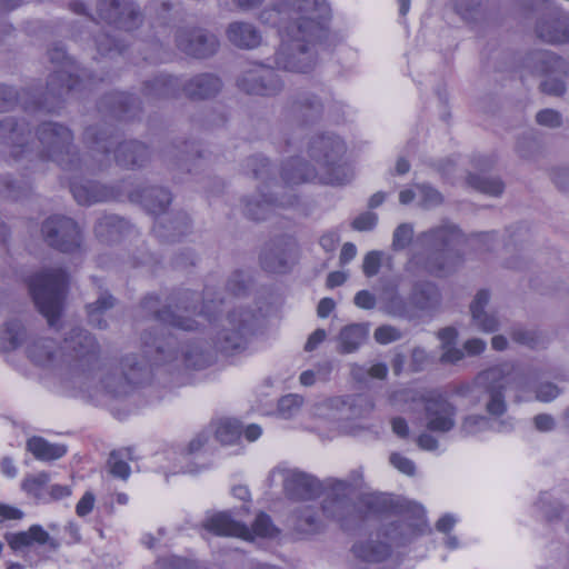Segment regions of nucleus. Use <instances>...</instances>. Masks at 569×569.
I'll list each match as a JSON object with an SVG mask.
<instances>
[{"mask_svg": "<svg viewBox=\"0 0 569 569\" xmlns=\"http://www.w3.org/2000/svg\"><path fill=\"white\" fill-rule=\"evenodd\" d=\"M382 261V252L372 250L369 251L362 262V271L366 277L371 278L376 274H378Z\"/></svg>", "mask_w": 569, "mask_h": 569, "instance_id": "obj_56", "label": "nucleus"}, {"mask_svg": "<svg viewBox=\"0 0 569 569\" xmlns=\"http://www.w3.org/2000/svg\"><path fill=\"white\" fill-rule=\"evenodd\" d=\"M209 297V288H206L201 309L197 311L196 303L199 301V295L194 291L183 290L177 297H170L169 303L162 308H160L158 296H146L140 303L141 309L159 321L160 326L142 333V357L137 353L126 355L121 358L119 366L106 370L100 378L101 389L114 399L127 397L137 386L148 380L152 366L178 359L180 353L177 348L178 338L167 332V329L161 326L168 325L183 331L198 330L200 323L191 318V315L197 313L211 321L218 311V306L222 302L221 299L214 300ZM181 356L184 365L192 369L206 368L211 361L210 353L199 340L187 343L181 350Z\"/></svg>", "mask_w": 569, "mask_h": 569, "instance_id": "obj_1", "label": "nucleus"}, {"mask_svg": "<svg viewBox=\"0 0 569 569\" xmlns=\"http://www.w3.org/2000/svg\"><path fill=\"white\" fill-rule=\"evenodd\" d=\"M416 187L420 196V204L425 209L438 207L443 202L442 194L430 184L421 183L417 184Z\"/></svg>", "mask_w": 569, "mask_h": 569, "instance_id": "obj_51", "label": "nucleus"}, {"mask_svg": "<svg viewBox=\"0 0 569 569\" xmlns=\"http://www.w3.org/2000/svg\"><path fill=\"white\" fill-rule=\"evenodd\" d=\"M290 521L292 528L302 535H315L322 528V523L317 511L310 506H305L295 510L291 515Z\"/></svg>", "mask_w": 569, "mask_h": 569, "instance_id": "obj_42", "label": "nucleus"}, {"mask_svg": "<svg viewBox=\"0 0 569 569\" xmlns=\"http://www.w3.org/2000/svg\"><path fill=\"white\" fill-rule=\"evenodd\" d=\"M551 179L559 190L569 191V168H555L551 172Z\"/></svg>", "mask_w": 569, "mask_h": 569, "instance_id": "obj_64", "label": "nucleus"}, {"mask_svg": "<svg viewBox=\"0 0 569 569\" xmlns=\"http://www.w3.org/2000/svg\"><path fill=\"white\" fill-rule=\"evenodd\" d=\"M490 293L481 289L477 292L475 299L470 303V312L473 325L485 331L493 332L499 328V320L493 313H488L485 308L489 303Z\"/></svg>", "mask_w": 569, "mask_h": 569, "instance_id": "obj_37", "label": "nucleus"}, {"mask_svg": "<svg viewBox=\"0 0 569 569\" xmlns=\"http://www.w3.org/2000/svg\"><path fill=\"white\" fill-rule=\"evenodd\" d=\"M413 226L411 223H400L393 231L391 248L393 251H402L409 247L413 239Z\"/></svg>", "mask_w": 569, "mask_h": 569, "instance_id": "obj_50", "label": "nucleus"}, {"mask_svg": "<svg viewBox=\"0 0 569 569\" xmlns=\"http://www.w3.org/2000/svg\"><path fill=\"white\" fill-rule=\"evenodd\" d=\"M176 44L186 54L204 59L213 56L219 48L216 34L198 27H182L176 31Z\"/></svg>", "mask_w": 569, "mask_h": 569, "instance_id": "obj_19", "label": "nucleus"}, {"mask_svg": "<svg viewBox=\"0 0 569 569\" xmlns=\"http://www.w3.org/2000/svg\"><path fill=\"white\" fill-rule=\"evenodd\" d=\"M84 142L91 151V160L86 162L87 171L102 170L110 164V152L114 150L116 162L126 169L143 167L150 160L149 148L137 140L118 143L113 128L90 126L84 131Z\"/></svg>", "mask_w": 569, "mask_h": 569, "instance_id": "obj_5", "label": "nucleus"}, {"mask_svg": "<svg viewBox=\"0 0 569 569\" xmlns=\"http://www.w3.org/2000/svg\"><path fill=\"white\" fill-rule=\"evenodd\" d=\"M457 407L441 393L432 392L423 398L426 428L431 432L447 433L456 426Z\"/></svg>", "mask_w": 569, "mask_h": 569, "instance_id": "obj_18", "label": "nucleus"}, {"mask_svg": "<svg viewBox=\"0 0 569 569\" xmlns=\"http://www.w3.org/2000/svg\"><path fill=\"white\" fill-rule=\"evenodd\" d=\"M63 350L74 383L89 390L100 369V347L94 336L83 328H72L64 338Z\"/></svg>", "mask_w": 569, "mask_h": 569, "instance_id": "obj_7", "label": "nucleus"}, {"mask_svg": "<svg viewBox=\"0 0 569 569\" xmlns=\"http://www.w3.org/2000/svg\"><path fill=\"white\" fill-rule=\"evenodd\" d=\"M273 472L282 476L283 490L290 499L311 500L323 491L317 478L298 469L277 468Z\"/></svg>", "mask_w": 569, "mask_h": 569, "instance_id": "obj_21", "label": "nucleus"}, {"mask_svg": "<svg viewBox=\"0 0 569 569\" xmlns=\"http://www.w3.org/2000/svg\"><path fill=\"white\" fill-rule=\"evenodd\" d=\"M28 358L43 368L54 367L59 362V348L53 339L34 338L27 346Z\"/></svg>", "mask_w": 569, "mask_h": 569, "instance_id": "obj_33", "label": "nucleus"}, {"mask_svg": "<svg viewBox=\"0 0 569 569\" xmlns=\"http://www.w3.org/2000/svg\"><path fill=\"white\" fill-rule=\"evenodd\" d=\"M237 87L247 94L274 97L283 90L284 83L273 68L258 66L241 72Z\"/></svg>", "mask_w": 569, "mask_h": 569, "instance_id": "obj_17", "label": "nucleus"}, {"mask_svg": "<svg viewBox=\"0 0 569 569\" xmlns=\"http://www.w3.org/2000/svg\"><path fill=\"white\" fill-rule=\"evenodd\" d=\"M327 98L313 90H299L290 94L281 111L282 120L293 126H312L325 116Z\"/></svg>", "mask_w": 569, "mask_h": 569, "instance_id": "obj_12", "label": "nucleus"}, {"mask_svg": "<svg viewBox=\"0 0 569 569\" xmlns=\"http://www.w3.org/2000/svg\"><path fill=\"white\" fill-rule=\"evenodd\" d=\"M297 249L293 238L282 236L268 242L261 254V267L268 272L284 273Z\"/></svg>", "mask_w": 569, "mask_h": 569, "instance_id": "obj_23", "label": "nucleus"}, {"mask_svg": "<svg viewBox=\"0 0 569 569\" xmlns=\"http://www.w3.org/2000/svg\"><path fill=\"white\" fill-rule=\"evenodd\" d=\"M537 37L550 44L569 42V17L560 11H552L536 24Z\"/></svg>", "mask_w": 569, "mask_h": 569, "instance_id": "obj_27", "label": "nucleus"}, {"mask_svg": "<svg viewBox=\"0 0 569 569\" xmlns=\"http://www.w3.org/2000/svg\"><path fill=\"white\" fill-rule=\"evenodd\" d=\"M69 187L74 200L82 206L121 199V192L113 187L100 184L92 180L69 177Z\"/></svg>", "mask_w": 569, "mask_h": 569, "instance_id": "obj_25", "label": "nucleus"}, {"mask_svg": "<svg viewBox=\"0 0 569 569\" xmlns=\"http://www.w3.org/2000/svg\"><path fill=\"white\" fill-rule=\"evenodd\" d=\"M49 475L40 472L34 476L26 477L21 483L22 489L30 496L42 499L47 492Z\"/></svg>", "mask_w": 569, "mask_h": 569, "instance_id": "obj_49", "label": "nucleus"}, {"mask_svg": "<svg viewBox=\"0 0 569 569\" xmlns=\"http://www.w3.org/2000/svg\"><path fill=\"white\" fill-rule=\"evenodd\" d=\"M536 120L539 124L549 128H557L561 126V114L553 109H545L537 113Z\"/></svg>", "mask_w": 569, "mask_h": 569, "instance_id": "obj_61", "label": "nucleus"}, {"mask_svg": "<svg viewBox=\"0 0 569 569\" xmlns=\"http://www.w3.org/2000/svg\"><path fill=\"white\" fill-rule=\"evenodd\" d=\"M512 429L509 420H497L485 416L470 415L463 418L460 426L462 437L476 436L486 430L507 432Z\"/></svg>", "mask_w": 569, "mask_h": 569, "instance_id": "obj_38", "label": "nucleus"}, {"mask_svg": "<svg viewBox=\"0 0 569 569\" xmlns=\"http://www.w3.org/2000/svg\"><path fill=\"white\" fill-rule=\"evenodd\" d=\"M128 197L130 201L141 203L149 213L157 217L166 212L172 200L169 190L156 186L142 190H131L128 192Z\"/></svg>", "mask_w": 569, "mask_h": 569, "instance_id": "obj_30", "label": "nucleus"}, {"mask_svg": "<svg viewBox=\"0 0 569 569\" xmlns=\"http://www.w3.org/2000/svg\"><path fill=\"white\" fill-rule=\"evenodd\" d=\"M511 382L518 388H523L525 377L509 363L489 368L476 378L475 389H479L478 401L483 402L490 416L499 417L506 412L505 389Z\"/></svg>", "mask_w": 569, "mask_h": 569, "instance_id": "obj_9", "label": "nucleus"}, {"mask_svg": "<svg viewBox=\"0 0 569 569\" xmlns=\"http://www.w3.org/2000/svg\"><path fill=\"white\" fill-rule=\"evenodd\" d=\"M409 301L413 309L431 311L439 307L441 302V295L433 282L417 281L412 286Z\"/></svg>", "mask_w": 569, "mask_h": 569, "instance_id": "obj_34", "label": "nucleus"}, {"mask_svg": "<svg viewBox=\"0 0 569 569\" xmlns=\"http://www.w3.org/2000/svg\"><path fill=\"white\" fill-rule=\"evenodd\" d=\"M4 540L14 553H21L26 561H28L26 551L34 545L48 546L52 551L60 548V542L40 525H32L22 531L6 532Z\"/></svg>", "mask_w": 569, "mask_h": 569, "instance_id": "obj_24", "label": "nucleus"}, {"mask_svg": "<svg viewBox=\"0 0 569 569\" xmlns=\"http://www.w3.org/2000/svg\"><path fill=\"white\" fill-rule=\"evenodd\" d=\"M98 13L107 23L126 31L139 28L143 21L140 7L130 0L100 1Z\"/></svg>", "mask_w": 569, "mask_h": 569, "instance_id": "obj_20", "label": "nucleus"}, {"mask_svg": "<svg viewBox=\"0 0 569 569\" xmlns=\"http://www.w3.org/2000/svg\"><path fill=\"white\" fill-rule=\"evenodd\" d=\"M279 22L280 46L274 53L278 69L309 73L317 63L320 49L330 30L331 10L326 0H288L260 14L263 22Z\"/></svg>", "mask_w": 569, "mask_h": 569, "instance_id": "obj_3", "label": "nucleus"}, {"mask_svg": "<svg viewBox=\"0 0 569 569\" xmlns=\"http://www.w3.org/2000/svg\"><path fill=\"white\" fill-rule=\"evenodd\" d=\"M369 329L365 323H351L343 327L338 336V350L341 353H351L368 338Z\"/></svg>", "mask_w": 569, "mask_h": 569, "instance_id": "obj_40", "label": "nucleus"}, {"mask_svg": "<svg viewBox=\"0 0 569 569\" xmlns=\"http://www.w3.org/2000/svg\"><path fill=\"white\" fill-rule=\"evenodd\" d=\"M468 183L473 189L489 196L497 197L500 196L503 191V183L499 178L469 174Z\"/></svg>", "mask_w": 569, "mask_h": 569, "instance_id": "obj_48", "label": "nucleus"}, {"mask_svg": "<svg viewBox=\"0 0 569 569\" xmlns=\"http://www.w3.org/2000/svg\"><path fill=\"white\" fill-rule=\"evenodd\" d=\"M29 123L24 119L6 117L0 120V142L12 148L14 158L34 156L41 160L56 162L66 171H83L86 162L81 160L73 146V133L64 124L44 121L36 130V142L28 143Z\"/></svg>", "mask_w": 569, "mask_h": 569, "instance_id": "obj_4", "label": "nucleus"}, {"mask_svg": "<svg viewBox=\"0 0 569 569\" xmlns=\"http://www.w3.org/2000/svg\"><path fill=\"white\" fill-rule=\"evenodd\" d=\"M346 152L345 142L333 133L319 134L308 143V154L317 167L300 158L289 159L281 171L283 184L270 177L271 164L261 154L248 157L243 163L244 173L262 181L258 187L259 199H247L243 213L252 220H264L277 207H291L297 196L291 187L303 182L318 181L325 184H343L349 181L347 168L341 164Z\"/></svg>", "mask_w": 569, "mask_h": 569, "instance_id": "obj_2", "label": "nucleus"}, {"mask_svg": "<svg viewBox=\"0 0 569 569\" xmlns=\"http://www.w3.org/2000/svg\"><path fill=\"white\" fill-rule=\"evenodd\" d=\"M97 50L102 56L121 54L124 46L107 33L99 34L96 38Z\"/></svg>", "mask_w": 569, "mask_h": 569, "instance_id": "obj_52", "label": "nucleus"}, {"mask_svg": "<svg viewBox=\"0 0 569 569\" xmlns=\"http://www.w3.org/2000/svg\"><path fill=\"white\" fill-rule=\"evenodd\" d=\"M352 476L353 481L338 479L329 481L321 503L322 512L327 518L342 522L355 512L351 495L358 486L361 473L353 471Z\"/></svg>", "mask_w": 569, "mask_h": 569, "instance_id": "obj_14", "label": "nucleus"}, {"mask_svg": "<svg viewBox=\"0 0 569 569\" xmlns=\"http://www.w3.org/2000/svg\"><path fill=\"white\" fill-rule=\"evenodd\" d=\"M41 230L46 242L61 252H74L81 247V231L71 218L52 216L42 223Z\"/></svg>", "mask_w": 569, "mask_h": 569, "instance_id": "obj_15", "label": "nucleus"}, {"mask_svg": "<svg viewBox=\"0 0 569 569\" xmlns=\"http://www.w3.org/2000/svg\"><path fill=\"white\" fill-rule=\"evenodd\" d=\"M191 224L188 214L183 211L162 213L156 218L152 231L164 242H173L190 231Z\"/></svg>", "mask_w": 569, "mask_h": 569, "instance_id": "obj_28", "label": "nucleus"}, {"mask_svg": "<svg viewBox=\"0 0 569 569\" xmlns=\"http://www.w3.org/2000/svg\"><path fill=\"white\" fill-rule=\"evenodd\" d=\"M28 190L29 188L19 186L8 177L0 180V192L10 199L19 200L28 193Z\"/></svg>", "mask_w": 569, "mask_h": 569, "instance_id": "obj_55", "label": "nucleus"}, {"mask_svg": "<svg viewBox=\"0 0 569 569\" xmlns=\"http://www.w3.org/2000/svg\"><path fill=\"white\" fill-rule=\"evenodd\" d=\"M182 144L183 148H181L180 146H172L170 149L164 151L163 157L166 159H169L170 161L177 159V164L190 172L192 169L190 168L188 162L203 158V151L193 141H184Z\"/></svg>", "mask_w": 569, "mask_h": 569, "instance_id": "obj_45", "label": "nucleus"}, {"mask_svg": "<svg viewBox=\"0 0 569 569\" xmlns=\"http://www.w3.org/2000/svg\"><path fill=\"white\" fill-rule=\"evenodd\" d=\"M259 328L257 312L249 308H234L213 338L214 347L227 356L244 351Z\"/></svg>", "mask_w": 569, "mask_h": 569, "instance_id": "obj_10", "label": "nucleus"}, {"mask_svg": "<svg viewBox=\"0 0 569 569\" xmlns=\"http://www.w3.org/2000/svg\"><path fill=\"white\" fill-rule=\"evenodd\" d=\"M181 91L179 78L170 74H158L144 81L142 93L147 101L157 102L160 100L177 98Z\"/></svg>", "mask_w": 569, "mask_h": 569, "instance_id": "obj_31", "label": "nucleus"}, {"mask_svg": "<svg viewBox=\"0 0 569 569\" xmlns=\"http://www.w3.org/2000/svg\"><path fill=\"white\" fill-rule=\"evenodd\" d=\"M128 460H133L132 449L122 448L110 452L107 465L109 472L122 480H127L130 476V467Z\"/></svg>", "mask_w": 569, "mask_h": 569, "instance_id": "obj_46", "label": "nucleus"}, {"mask_svg": "<svg viewBox=\"0 0 569 569\" xmlns=\"http://www.w3.org/2000/svg\"><path fill=\"white\" fill-rule=\"evenodd\" d=\"M560 393L559 388L551 383H541L536 390V399L542 402H549L556 399Z\"/></svg>", "mask_w": 569, "mask_h": 569, "instance_id": "obj_63", "label": "nucleus"}, {"mask_svg": "<svg viewBox=\"0 0 569 569\" xmlns=\"http://www.w3.org/2000/svg\"><path fill=\"white\" fill-rule=\"evenodd\" d=\"M28 286L40 313L48 320L50 327L56 326L68 288L66 271L62 269L41 271L29 279Z\"/></svg>", "mask_w": 569, "mask_h": 569, "instance_id": "obj_8", "label": "nucleus"}, {"mask_svg": "<svg viewBox=\"0 0 569 569\" xmlns=\"http://www.w3.org/2000/svg\"><path fill=\"white\" fill-rule=\"evenodd\" d=\"M27 450L30 451L36 459L41 461L57 460L67 453V447L64 445L51 443L44 438L37 436L28 439Z\"/></svg>", "mask_w": 569, "mask_h": 569, "instance_id": "obj_41", "label": "nucleus"}, {"mask_svg": "<svg viewBox=\"0 0 569 569\" xmlns=\"http://www.w3.org/2000/svg\"><path fill=\"white\" fill-rule=\"evenodd\" d=\"M390 463L401 473L407 476H413L416 473L415 462L398 452H392L389 457Z\"/></svg>", "mask_w": 569, "mask_h": 569, "instance_id": "obj_58", "label": "nucleus"}, {"mask_svg": "<svg viewBox=\"0 0 569 569\" xmlns=\"http://www.w3.org/2000/svg\"><path fill=\"white\" fill-rule=\"evenodd\" d=\"M242 436V426L236 419H224L219 421L214 437L222 445H233Z\"/></svg>", "mask_w": 569, "mask_h": 569, "instance_id": "obj_47", "label": "nucleus"}, {"mask_svg": "<svg viewBox=\"0 0 569 569\" xmlns=\"http://www.w3.org/2000/svg\"><path fill=\"white\" fill-rule=\"evenodd\" d=\"M226 34L228 40L239 49H254L262 41L261 32L252 23L243 21L231 22Z\"/></svg>", "mask_w": 569, "mask_h": 569, "instance_id": "obj_35", "label": "nucleus"}, {"mask_svg": "<svg viewBox=\"0 0 569 569\" xmlns=\"http://www.w3.org/2000/svg\"><path fill=\"white\" fill-rule=\"evenodd\" d=\"M402 338V333L399 329L392 326H380L375 330V339L381 345H387Z\"/></svg>", "mask_w": 569, "mask_h": 569, "instance_id": "obj_57", "label": "nucleus"}, {"mask_svg": "<svg viewBox=\"0 0 569 569\" xmlns=\"http://www.w3.org/2000/svg\"><path fill=\"white\" fill-rule=\"evenodd\" d=\"M48 54L50 61L57 64V69L48 78L46 100L62 99L73 91L91 88L97 82L86 69H79L76 66L62 46H54Z\"/></svg>", "mask_w": 569, "mask_h": 569, "instance_id": "obj_11", "label": "nucleus"}, {"mask_svg": "<svg viewBox=\"0 0 569 569\" xmlns=\"http://www.w3.org/2000/svg\"><path fill=\"white\" fill-rule=\"evenodd\" d=\"M131 230L130 223L116 214H103L94 226L97 238L106 243L114 242Z\"/></svg>", "mask_w": 569, "mask_h": 569, "instance_id": "obj_36", "label": "nucleus"}, {"mask_svg": "<svg viewBox=\"0 0 569 569\" xmlns=\"http://www.w3.org/2000/svg\"><path fill=\"white\" fill-rule=\"evenodd\" d=\"M413 518H403L386 526L382 535L391 542L402 546L415 537L430 531L421 506H413L411 510Z\"/></svg>", "mask_w": 569, "mask_h": 569, "instance_id": "obj_22", "label": "nucleus"}, {"mask_svg": "<svg viewBox=\"0 0 569 569\" xmlns=\"http://www.w3.org/2000/svg\"><path fill=\"white\" fill-rule=\"evenodd\" d=\"M227 290L233 296L242 295L247 289L244 274L241 271H234L227 281Z\"/></svg>", "mask_w": 569, "mask_h": 569, "instance_id": "obj_62", "label": "nucleus"}, {"mask_svg": "<svg viewBox=\"0 0 569 569\" xmlns=\"http://www.w3.org/2000/svg\"><path fill=\"white\" fill-rule=\"evenodd\" d=\"M99 112L119 120H130L140 110V103L136 98L124 92H110L98 104Z\"/></svg>", "mask_w": 569, "mask_h": 569, "instance_id": "obj_29", "label": "nucleus"}, {"mask_svg": "<svg viewBox=\"0 0 569 569\" xmlns=\"http://www.w3.org/2000/svg\"><path fill=\"white\" fill-rule=\"evenodd\" d=\"M459 230L453 226H440L418 236V241L426 247L429 256L422 262V257L413 253L408 262V269L422 264L425 271L435 277H446L456 271L463 262L461 252L456 249Z\"/></svg>", "mask_w": 569, "mask_h": 569, "instance_id": "obj_6", "label": "nucleus"}, {"mask_svg": "<svg viewBox=\"0 0 569 569\" xmlns=\"http://www.w3.org/2000/svg\"><path fill=\"white\" fill-rule=\"evenodd\" d=\"M302 402V397L298 395L283 396L278 403L279 415L284 419L295 416L300 410Z\"/></svg>", "mask_w": 569, "mask_h": 569, "instance_id": "obj_53", "label": "nucleus"}, {"mask_svg": "<svg viewBox=\"0 0 569 569\" xmlns=\"http://www.w3.org/2000/svg\"><path fill=\"white\" fill-rule=\"evenodd\" d=\"M352 552L355 557L367 563H380L387 560L391 555V547L388 542L380 540V533L376 537L370 536L368 539L353 545Z\"/></svg>", "mask_w": 569, "mask_h": 569, "instance_id": "obj_32", "label": "nucleus"}, {"mask_svg": "<svg viewBox=\"0 0 569 569\" xmlns=\"http://www.w3.org/2000/svg\"><path fill=\"white\" fill-rule=\"evenodd\" d=\"M28 333L23 323L13 319L6 322L3 330L0 332V350L11 351L20 347L27 339Z\"/></svg>", "mask_w": 569, "mask_h": 569, "instance_id": "obj_44", "label": "nucleus"}, {"mask_svg": "<svg viewBox=\"0 0 569 569\" xmlns=\"http://www.w3.org/2000/svg\"><path fill=\"white\" fill-rule=\"evenodd\" d=\"M203 527L217 536L239 537L247 540H251L253 535L272 538L278 533L271 518L264 512L257 515L251 528L233 520L228 512H218L208 517Z\"/></svg>", "mask_w": 569, "mask_h": 569, "instance_id": "obj_13", "label": "nucleus"}, {"mask_svg": "<svg viewBox=\"0 0 569 569\" xmlns=\"http://www.w3.org/2000/svg\"><path fill=\"white\" fill-rule=\"evenodd\" d=\"M378 222V216L371 211H366L359 214L351 222L352 229L357 231H371Z\"/></svg>", "mask_w": 569, "mask_h": 569, "instance_id": "obj_59", "label": "nucleus"}, {"mask_svg": "<svg viewBox=\"0 0 569 569\" xmlns=\"http://www.w3.org/2000/svg\"><path fill=\"white\" fill-rule=\"evenodd\" d=\"M21 99V94L14 88L0 84V112L12 110Z\"/></svg>", "mask_w": 569, "mask_h": 569, "instance_id": "obj_54", "label": "nucleus"}, {"mask_svg": "<svg viewBox=\"0 0 569 569\" xmlns=\"http://www.w3.org/2000/svg\"><path fill=\"white\" fill-rule=\"evenodd\" d=\"M383 291L389 293L385 303V310L388 315L407 320L415 318L416 313L410 301L407 302L403 297L399 295L398 283L396 281L387 282L383 286Z\"/></svg>", "mask_w": 569, "mask_h": 569, "instance_id": "obj_39", "label": "nucleus"}, {"mask_svg": "<svg viewBox=\"0 0 569 569\" xmlns=\"http://www.w3.org/2000/svg\"><path fill=\"white\" fill-rule=\"evenodd\" d=\"M530 60L535 63L536 72L547 76V79L540 84L542 92L550 96H562L566 92L563 77L569 71L567 61L551 51L535 52Z\"/></svg>", "mask_w": 569, "mask_h": 569, "instance_id": "obj_16", "label": "nucleus"}, {"mask_svg": "<svg viewBox=\"0 0 569 569\" xmlns=\"http://www.w3.org/2000/svg\"><path fill=\"white\" fill-rule=\"evenodd\" d=\"M429 362L427 351L421 347H415L411 351V359L409 362V369L412 372L422 371Z\"/></svg>", "mask_w": 569, "mask_h": 569, "instance_id": "obj_60", "label": "nucleus"}, {"mask_svg": "<svg viewBox=\"0 0 569 569\" xmlns=\"http://www.w3.org/2000/svg\"><path fill=\"white\" fill-rule=\"evenodd\" d=\"M223 82L212 72H202L181 82V91L187 98L202 101L216 98L222 90Z\"/></svg>", "mask_w": 569, "mask_h": 569, "instance_id": "obj_26", "label": "nucleus"}, {"mask_svg": "<svg viewBox=\"0 0 569 569\" xmlns=\"http://www.w3.org/2000/svg\"><path fill=\"white\" fill-rule=\"evenodd\" d=\"M116 299L108 291H101L96 301L87 305L88 321L91 326L98 329H106L108 322L103 315L106 311L113 308Z\"/></svg>", "mask_w": 569, "mask_h": 569, "instance_id": "obj_43", "label": "nucleus"}]
</instances>
